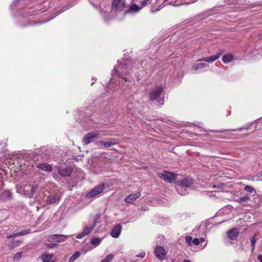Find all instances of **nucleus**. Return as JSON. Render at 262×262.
<instances>
[{"mask_svg":"<svg viewBox=\"0 0 262 262\" xmlns=\"http://www.w3.org/2000/svg\"><path fill=\"white\" fill-rule=\"evenodd\" d=\"M133 61L130 59H123L118 64L116 65L112 72V78L111 80L112 83L116 82V78H119L118 83L122 84L124 81L129 80L126 76L132 71Z\"/></svg>","mask_w":262,"mask_h":262,"instance_id":"nucleus-1","label":"nucleus"},{"mask_svg":"<svg viewBox=\"0 0 262 262\" xmlns=\"http://www.w3.org/2000/svg\"><path fill=\"white\" fill-rule=\"evenodd\" d=\"M101 214H96L92 220L89 221L88 225L83 228L82 232L76 235V237L80 239L89 235L94 229H95V233L102 231L103 228H102V225L101 224Z\"/></svg>","mask_w":262,"mask_h":262,"instance_id":"nucleus-2","label":"nucleus"},{"mask_svg":"<svg viewBox=\"0 0 262 262\" xmlns=\"http://www.w3.org/2000/svg\"><path fill=\"white\" fill-rule=\"evenodd\" d=\"M36 156V155L35 152L28 150L23 152H19L14 155L12 158L18 159L21 164H24L26 166L27 165L29 166L30 164L33 166V162L31 161L34 160Z\"/></svg>","mask_w":262,"mask_h":262,"instance_id":"nucleus-3","label":"nucleus"},{"mask_svg":"<svg viewBox=\"0 0 262 262\" xmlns=\"http://www.w3.org/2000/svg\"><path fill=\"white\" fill-rule=\"evenodd\" d=\"M163 92V88L162 85H159L153 88L149 93L150 100L155 102H157L158 105H162L164 104V99L162 97Z\"/></svg>","mask_w":262,"mask_h":262,"instance_id":"nucleus-4","label":"nucleus"},{"mask_svg":"<svg viewBox=\"0 0 262 262\" xmlns=\"http://www.w3.org/2000/svg\"><path fill=\"white\" fill-rule=\"evenodd\" d=\"M159 178L169 183H172L176 180L178 174L164 170L157 173Z\"/></svg>","mask_w":262,"mask_h":262,"instance_id":"nucleus-5","label":"nucleus"},{"mask_svg":"<svg viewBox=\"0 0 262 262\" xmlns=\"http://www.w3.org/2000/svg\"><path fill=\"white\" fill-rule=\"evenodd\" d=\"M227 3L233 5L231 8L233 9V11H241V8H244L246 5V0H225Z\"/></svg>","mask_w":262,"mask_h":262,"instance_id":"nucleus-6","label":"nucleus"},{"mask_svg":"<svg viewBox=\"0 0 262 262\" xmlns=\"http://www.w3.org/2000/svg\"><path fill=\"white\" fill-rule=\"evenodd\" d=\"M105 188L104 183L96 186L91 191L86 193V196L88 198H94L99 195L104 190Z\"/></svg>","mask_w":262,"mask_h":262,"instance_id":"nucleus-7","label":"nucleus"},{"mask_svg":"<svg viewBox=\"0 0 262 262\" xmlns=\"http://www.w3.org/2000/svg\"><path fill=\"white\" fill-rule=\"evenodd\" d=\"M100 131L92 132L86 134L82 138V141L84 144H88L94 139H97L100 136Z\"/></svg>","mask_w":262,"mask_h":262,"instance_id":"nucleus-8","label":"nucleus"},{"mask_svg":"<svg viewBox=\"0 0 262 262\" xmlns=\"http://www.w3.org/2000/svg\"><path fill=\"white\" fill-rule=\"evenodd\" d=\"M154 253L156 257L161 261L164 260L167 255V251L161 246H156L155 247Z\"/></svg>","mask_w":262,"mask_h":262,"instance_id":"nucleus-9","label":"nucleus"},{"mask_svg":"<svg viewBox=\"0 0 262 262\" xmlns=\"http://www.w3.org/2000/svg\"><path fill=\"white\" fill-rule=\"evenodd\" d=\"M176 183L178 184V189L180 188H186L188 189L191 187L194 182L192 179L187 178H184L181 181L176 182Z\"/></svg>","mask_w":262,"mask_h":262,"instance_id":"nucleus-10","label":"nucleus"},{"mask_svg":"<svg viewBox=\"0 0 262 262\" xmlns=\"http://www.w3.org/2000/svg\"><path fill=\"white\" fill-rule=\"evenodd\" d=\"M125 0H113L112 4V12L121 11L126 6Z\"/></svg>","mask_w":262,"mask_h":262,"instance_id":"nucleus-11","label":"nucleus"},{"mask_svg":"<svg viewBox=\"0 0 262 262\" xmlns=\"http://www.w3.org/2000/svg\"><path fill=\"white\" fill-rule=\"evenodd\" d=\"M68 236L63 234H52L48 237V242H54L57 244L58 243H61L64 242Z\"/></svg>","mask_w":262,"mask_h":262,"instance_id":"nucleus-12","label":"nucleus"},{"mask_svg":"<svg viewBox=\"0 0 262 262\" xmlns=\"http://www.w3.org/2000/svg\"><path fill=\"white\" fill-rule=\"evenodd\" d=\"M61 198L60 194L59 192H53L48 196L46 201L49 204L57 203L59 202Z\"/></svg>","mask_w":262,"mask_h":262,"instance_id":"nucleus-13","label":"nucleus"},{"mask_svg":"<svg viewBox=\"0 0 262 262\" xmlns=\"http://www.w3.org/2000/svg\"><path fill=\"white\" fill-rule=\"evenodd\" d=\"M222 55V53L217 52L216 54L212 55L209 57H207L200 59L197 60L198 62L204 61L208 63H213L214 61L218 59Z\"/></svg>","mask_w":262,"mask_h":262,"instance_id":"nucleus-14","label":"nucleus"},{"mask_svg":"<svg viewBox=\"0 0 262 262\" xmlns=\"http://www.w3.org/2000/svg\"><path fill=\"white\" fill-rule=\"evenodd\" d=\"M38 188L37 185L26 186L25 187V194L29 197L32 196Z\"/></svg>","mask_w":262,"mask_h":262,"instance_id":"nucleus-15","label":"nucleus"},{"mask_svg":"<svg viewBox=\"0 0 262 262\" xmlns=\"http://www.w3.org/2000/svg\"><path fill=\"white\" fill-rule=\"evenodd\" d=\"M121 225L118 224L112 229L111 232V235L113 237L118 238L121 233Z\"/></svg>","mask_w":262,"mask_h":262,"instance_id":"nucleus-16","label":"nucleus"},{"mask_svg":"<svg viewBox=\"0 0 262 262\" xmlns=\"http://www.w3.org/2000/svg\"><path fill=\"white\" fill-rule=\"evenodd\" d=\"M141 195L140 192L135 193L131 194L126 196L124 201L127 203H133L137 198H139Z\"/></svg>","mask_w":262,"mask_h":262,"instance_id":"nucleus-17","label":"nucleus"},{"mask_svg":"<svg viewBox=\"0 0 262 262\" xmlns=\"http://www.w3.org/2000/svg\"><path fill=\"white\" fill-rule=\"evenodd\" d=\"M31 233V230L30 229H27L26 230H21L18 232H17L16 233H13L12 234L8 235H7L6 237L7 238H13L16 237L17 236H21L27 235Z\"/></svg>","mask_w":262,"mask_h":262,"instance_id":"nucleus-18","label":"nucleus"},{"mask_svg":"<svg viewBox=\"0 0 262 262\" xmlns=\"http://www.w3.org/2000/svg\"><path fill=\"white\" fill-rule=\"evenodd\" d=\"M239 233L237 228H232L227 232L228 238L231 240L236 239Z\"/></svg>","mask_w":262,"mask_h":262,"instance_id":"nucleus-19","label":"nucleus"},{"mask_svg":"<svg viewBox=\"0 0 262 262\" xmlns=\"http://www.w3.org/2000/svg\"><path fill=\"white\" fill-rule=\"evenodd\" d=\"M72 172V170L70 167H59L58 168V173L62 177L70 176Z\"/></svg>","mask_w":262,"mask_h":262,"instance_id":"nucleus-20","label":"nucleus"},{"mask_svg":"<svg viewBox=\"0 0 262 262\" xmlns=\"http://www.w3.org/2000/svg\"><path fill=\"white\" fill-rule=\"evenodd\" d=\"M251 201V196L249 195H245L242 197L237 199L236 201L243 206H248L250 205L249 202Z\"/></svg>","mask_w":262,"mask_h":262,"instance_id":"nucleus-21","label":"nucleus"},{"mask_svg":"<svg viewBox=\"0 0 262 262\" xmlns=\"http://www.w3.org/2000/svg\"><path fill=\"white\" fill-rule=\"evenodd\" d=\"M209 67L208 64L204 62L196 63L193 65L192 67V70L196 71L198 70H203Z\"/></svg>","mask_w":262,"mask_h":262,"instance_id":"nucleus-22","label":"nucleus"},{"mask_svg":"<svg viewBox=\"0 0 262 262\" xmlns=\"http://www.w3.org/2000/svg\"><path fill=\"white\" fill-rule=\"evenodd\" d=\"M37 167L39 169L48 172H51L52 170L51 165L47 163L39 164L37 165Z\"/></svg>","mask_w":262,"mask_h":262,"instance_id":"nucleus-23","label":"nucleus"},{"mask_svg":"<svg viewBox=\"0 0 262 262\" xmlns=\"http://www.w3.org/2000/svg\"><path fill=\"white\" fill-rule=\"evenodd\" d=\"M41 258L42 262H55L54 255L52 254H43L41 255Z\"/></svg>","mask_w":262,"mask_h":262,"instance_id":"nucleus-24","label":"nucleus"},{"mask_svg":"<svg viewBox=\"0 0 262 262\" xmlns=\"http://www.w3.org/2000/svg\"><path fill=\"white\" fill-rule=\"evenodd\" d=\"M142 7H140L136 4H133L132 5L129 9L128 11L126 12V13H136L139 12L141 9Z\"/></svg>","mask_w":262,"mask_h":262,"instance_id":"nucleus-25","label":"nucleus"},{"mask_svg":"<svg viewBox=\"0 0 262 262\" xmlns=\"http://www.w3.org/2000/svg\"><path fill=\"white\" fill-rule=\"evenodd\" d=\"M233 59V55L232 54L225 55L222 57V61L225 63H228L231 62Z\"/></svg>","mask_w":262,"mask_h":262,"instance_id":"nucleus-26","label":"nucleus"},{"mask_svg":"<svg viewBox=\"0 0 262 262\" xmlns=\"http://www.w3.org/2000/svg\"><path fill=\"white\" fill-rule=\"evenodd\" d=\"M103 238L94 237L91 238L90 243L92 245H94V247H95L100 244Z\"/></svg>","mask_w":262,"mask_h":262,"instance_id":"nucleus-27","label":"nucleus"},{"mask_svg":"<svg viewBox=\"0 0 262 262\" xmlns=\"http://www.w3.org/2000/svg\"><path fill=\"white\" fill-rule=\"evenodd\" d=\"M244 190H245V191L249 193V194H252L251 196H252L253 195H254L256 194L255 189L252 186H246L245 187Z\"/></svg>","mask_w":262,"mask_h":262,"instance_id":"nucleus-28","label":"nucleus"},{"mask_svg":"<svg viewBox=\"0 0 262 262\" xmlns=\"http://www.w3.org/2000/svg\"><path fill=\"white\" fill-rule=\"evenodd\" d=\"M1 197L3 199H11L12 198V193L9 190H5L1 194Z\"/></svg>","mask_w":262,"mask_h":262,"instance_id":"nucleus-29","label":"nucleus"},{"mask_svg":"<svg viewBox=\"0 0 262 262\" xmlns=\"http://www.w3.org/2000/svg\"><path fill=\"white\" fill-rule=\"evenodd\" d=\"M169 3L170 5L178 6L187 3L184 0H174L170 1Z\"/></svg>","mask_w":262,"mask_h":262,"instance_id":"nucleus-30","label":"nucleus"},{"mask_svg":"<svg viewBox=\"0 0 262 262\" xmlns=\"http://www.w3.org/2000/svg\"><path fill=\"white\" fill-rule=\"evenodd\" d=\"M176 188L177 192L182 195H185L187 193V189L186 188H180L178 189V184H176Z\"/></svg>","mask_w":262,"mask_h":262,"instance_id":"nucleus-31","label":"nucleus"},{"mask_svg":"<svg viewBox=\"0 0 262 262\" xmlns=\"http://www.w3.org/2000/svg\"><path fill=\"white\" fill-rule=\"evenodd\" d=\"M80 255V252H76L74 254H73L70 258L69 262H74L77 258H78Z\"/></svg>","mask_w":262,"mask_h":262,"instance_id":"nucleus-32","label":"nucleus"},{"mask_svg":"<svg viewBox=\"0 0 262 262\" xmlns=\"http://www.w3.org/2000/svg\"><path fill=\"white\" fill-rule=\"evenodd\" d=\"M114 257V255L113 254H108L106 257H105L101 262H111Z\"/></svg>","mask_w":262,"mask_h":262,"instance_id":"nucleus-33","label":"nucleus"},{"mask_svg":"<svg viewBox=\"0 0 262 262\" xmlns=\"http://www.w3.org/2000/svg\"><path fill=\"white\" fill-rule=\"evenodd\" d=\"M116 144L114 141H103V146L104 147H109Z\"/></svg>","mask_w":262,"mask_h":262,"instance_id":"nucleus-34","label":"nucleus"},{"mask_svg":"<svg viewBox=\"0 0 262 262\" xmlns=\"http://www.w3.org/2000/svg\"><path fill=\"white\" fill-rule=\"evenodd\" d=\"M242 130V128H238V129H231V130H230V129H227V130H226V129L215 130H211V132H213V133H224L225 132H226V131L231 130V131L235 132L236 130Z\"/></svg>","mask_w":262,"mask_h":262,"instance_id":"nucleus-35","label":"nucleus"},{"mask_svg":"<svg viewBox=\"0 0 262 262\" xmlns=\"http://www.w3.org/2000/svg\"><path fill=\"white\" fill-rule=\"evenodd\" d=\"M57 245V244L55 243L54 242H49L46 244V246L49 248H54L56 247Z\"/></svg>","mask_w":262,"mask_h":262,"instance_id":"nucleus-36","label":"nucleus"},{"mask_svg":"<svg viewBox=\"0 0 262 262\" xmlns=\"http://www.w3.org/2000/svg\"><path fill=\"white\" fill-rule=\"evenodd\" d=\"M141 68L144 69L145 70H148L149 68V64H148L144 61H142L141 63Z\"/></svg>","mask_w":262,"mask_h":262,"instance_id":"nucleus-37","label":"nucleus"},{"mask_svg":"<svg viewBox=\"0 0 262 262\" xmlns=\"http://www.w3.org/2000/svg\"><path fill=\"white\" fill-rule=\"evenodd\" d=\"M186 242L189 245H191L192 238L190 236H186L185 238Z\"/></svg>","mask_w":262,"mask_h":262,"instance_id":"nucleus-38","label":"nucleus"},{"mask_svg":"<svg viewBox=\"0 0 262 262\" xmlns=\"http://www.w3.org/2000/svg\"><path fill=\"white\" fill-rule=\"evenodd\" d=\"M251 246H252V250H254V248H255V243H256V239H255V236H253L251 238Z\"/></svg>","mask_w":262,"mask_h":262,"instance_id":"nucleus-39","label":"nucleus"},{"mask_svg":"<svg viewBox=\"0 0 262 262\" xmlns=\"http://www.w3.org/2000/svg\"><path fill=\"white\" fill-rule=\"evenodd\" d=\"M21 257V253L17 252L14 256V259L15 260H18Z\"/></svg>","mask_w":262,"mask_h":262,"instance_id":"nucleus-40","label":"nucleus"},{"mask_svg":"<svg viewBox=\"0 0 262 262\" xmlns=\"http://www.w3.org/2000/svg\"><path fill=\"white\" fill-rule=\"evenodd\" d=\"M192 244L194 245H195V246H198L199 245L200 243L199 241V239L198 238H194V239H193V240L192 241Z\"/></svg>","mask_w":262,"mask_h":262,"instance_id":"nucleus-41","label":"nucleus"},{"mask_svg":"<svg viewBox=\"0 0 262 262\" xmlns=\"http://www.w3.org/2000/svg\"><path fill=\"white\" fill-rule=\"evenodd\" d=\"M106 11H107V10H105V11L101 10V11H100L102 15H103L104 18L106 20H107V17H106V14H107V12Z\"/></svg>","mask_w":262,"mask_h":262,"instance_id":"nucleus-42","label":"nucleus"},{"mask_svg":"<svg viewBox=\"0 0 262 262\" xmlns=\"http://www.w3.org/2000/svg\"><path fill=\"white\" fill-rule=\"evenodd\" d=\"M151 0H142L141 4L142 7L145 6L147 3H150Z\"/></svg>","mask_w":262,"mask_h":262,"instance_id":"nucleus-43","label":"nucleus"},{"mask_svg":"<svg viewBox=\"0 0 262 262\" xmlns=\"http://www.w3.org/2000/svg\"><path fill=\"white\" fill-rule=\"evenodd\" d=\"M256 177H257V178H256V180L262 181V170L256 176Z\"/></svg>","mask_w":262,"mask_h":262,"instance_id":"nucleus-44","label":"nucleus"},{"mask_svg":"<svg viewBox=\"0 0 262 262\" xmlns=\"http://www.w3.org/2000/svg\"><path fill=\"white\" fill-rule=\"evenodd\" d=\"M103 141H97L96 142V144L98 146L102 147L103 146Z\"/></svg>","mask_w":262,"mask_h":262,"instance_id":"nucleus-45","label":"nucleus"},{"mask_svg":"<svg viewBox=\"0 0 262 262\" xmlns=\"http://www.w3.org/2000/svg\"><path fill=\"white\" fill-rule=\"evenodd\" d=\"M146 253L145 252H142L140 254L137 255L138 257L143 258L145 256Z\"/></svg>","mask_w":262,"mask_h":262,"instance_id":"nucleus-46","label":"nucleus"},{"mask_svg":"<svg viewBox=\"0 0 262 262\" xmlns=\"http://www.w3.org/2000/svg\"><path fill=\"white\" fill-rule=\"evenodd\" d=\"M257 259L260 262H262V255H259L257 257Z\"/></svg>","mask_w":262,"mask_h":262,"instance_id":"nucleus-47","label":"nucleus"},{"mask_svg":"<svg viewBox=\"0 0 262 262\" xmlns=\"http://www.w3.org/2000/svg\"><path fill=\"white\" fill-rule=\"evenodd\" d=\"M198 239H199V241L200 243H202L205 241V239L203 237H201Z\"/></svg>","mask_w":262,"mask_h":262,"instance_id":"nucleus-48","label":"nucleus"},{"mask_svg":"<svg viewBox=\"0 0 262 262\" xmlns=\"http://www.w3.org/2000/svg\"><path fill=\"white\" fill-rule=\"evenodd\" d=\"M92 80H93V82H92L91 83V85H93L94 84V83L96 81V78H92Z\"/></svg>","mask_w":262,"mask_h":262,"instance_id":"nucleus-49","label":"nucleus"},{"mask_svg":"<svg viewBox=\"0 0 262 262\" xmlns=\"http://www.w3.org/2000/svg\"><path fill=\"white\" fill-rule=\"evenodd\" d=\"M92 80H93V82H92L91 83V85H93L94 84V83L96 81V78H92Z\"/></svg>","mask_w":262,"mask_h":262,"instance_id":"nucleus-50","label":"nucleus"},{"mask_svg":"<svg viewBox=\"0 0 262 262\" xmlns=\"http://www.w3.org/2000/svg\"><path fill=\"white\" fill-rule=\"evenodd\" d=\"M183 262H191L190 260L189 259H184Z\"/></svg>","mask_w":262,"mask_h":262,"instance_id":"nucleus-51","label":"nucleus"},{"mask_svg":"<svg viewBox=\"0 0 262 262\" xmlns=\"http://www.w3.org/2000/svg\"><path fill=\"white\" fill-rule=\"evenodd\" d=\"M63 11H64V10H61L56 15H58V14L61 13V12H62Z\"/></svg>","mask_w":262,"mask_h":262,"instance_id":"nucleus-52","label":"nucleus"},{"mask_svg":"<svg viewBox=\"0 0 262 262\" xmlns=\"http://www.w3.org/2000/svg\"><path fill=\"white\" fill-rule=\"evenodd\" d=\"M139 61H138V64H139ZM137 66H138V67H137V68H138V69H139V68H140V67H139V66H138V65Z\"/></svg>","mask_w":262,"mask_h":262,"instance_id":"nucleus-53","label":"nucleus"},{"mask_svg":"<svg viewBox=\"0 0 262 262\" xmlns=\"http://www.w3.org/2000/svg\"><path fill=\"white\" fill-rule=\"evenodd\" d=\"M55 16V15H54V16H52V17L50 18V19H51L53 18Z\"/></svg>","mask_w":262,"mask_h":262,"instance_id":"nucleus-54","label":"nucleus"}]
</instances>
